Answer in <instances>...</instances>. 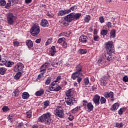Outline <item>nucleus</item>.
Listing matches in <instances>:
<instances>
[{
    "label": "nucleus",
    "instance_id": "f257e3e1",
    "mask_svg": "<svg viewBox=\"0 0 128 128\" xmlns=\"http://www.w3.org/2000/svg\"><path fill=\"white\" fill-rule=\"evenodd\" d=\"M38 120L40 122H45L46 124H50L52 122V114L48 112L44 114L38 118Z\"/></svg>",
    "mask_w": 128,
    "mask_h": 128
},
{
    "label": "nucleus",
    "instance_id": "f03ea898",
    "mask_svg": "<svg viewBox=\"0 0 128 128\" xmlns=\"http://www.w3.org/2000/svg\"><path fill=\"white\" fill-rule=\"evenodd\" d=\"M104 47L106 48V52L110 54H114V47L112 41L106 42L104 44Z\"/></svg>",
    "mask_w": 128,
    "mask_h": 128
},
{
    "label": "nucleus",
    "instance_id": "7ed1b4c3",
    "mask_svg": "<svg viewBox=\"0 0 128 128\" xmlns=\"http://www.w3.org/2000/svg\"><path fill=\"white\" fill-rule=\"evenodd\" d=\"M30 32L32 36H36L40 32V26L38 24H34L33 26L30 28Z\"/></svg>",
    "mask_w": 128,
    "mask_h": 128
},
{
    "label": "nucleus",
    "instance_id": "20e7f679",
    "mask_svg": "<svg viewBox=\"0 0 128 128\" xmlns=\"http://www.w3.org/2000/svg\"><path fill=\"white\" fill-rule=\"evenodd\" d=\"M82 76H84V74H82V73L75 72L72 74L71 78L74 80H76L77 78L78 82L80 84V82L82 80Z\"/></svg>",
    "mask_w": 128,
    "mask_h": 128
},
{
    "label": "nucleus",
    "instance_id": "39448f33",
    "mask_svg": "<svg viewBox=\"0 0 128 128\" xmlns=\"http://www.w3.org/2000/svg\"><path fill=\"white\" fill-rule=\"evenodd\" d=\"M16 16H14V14L12 13H8L7 16V22L8 24L12 26L14 24V22H16Z\"/></svg>",
    "mask_w": 128,
    "mask_h": 128
},
{
    "label": "nucleus",
    "instance_id": "423d86ee",
    "mask_svg": "<svg viewBox=\"0 0 128 128\" xmlns=\"http://www.w3.org/2000/svg\"><path fill=\"white\" fill-rule=\"evenodd\" d=\"M54 114L58 116V118H62L64 116V109L60 106H58L56 108Z\"/></svg>",
    "mask_w": 128,
    "mask_h": 128
},
{
    "label": "nucleus",
    "instance_id": "0eeeda50",
    "mask_svg": "<svg viewBox=\"0 0 128 128\" xmlns=\"http://www.w3.org/2000/svg\"><path fill=\"white\" fill-rule=\"evenodd\" d=\"M83 105L84 108H88V112H92L94 110V105L90 102L88 103L86 100L83 101Z\"/></svg>",
    "mask_w": 128,
    "mask_h": 128
},
{
    "label": "nucleus",
    "instance_id": "6e6552de",
    "mask_svg": "<svg viewBox=\"0 0 128 128\" xmlns=\"http://www.w3.org/2000/svg\"><path fill=\"white\" fill-rule=\"evenodd\" d=\"M18 0H8L7 4L5 6V8H10V6H14V4H18Z\"/></svg>",
    "mask_w": 128,
    "mask_h": 128
},
{
    "label": "nucleus",
    "instance_id": "1a4fd4ad",
    "mask_svg": "<svg viewBox=\"0 0 128 128\" xmlns=\"http://www.w3.org/2000/svg\"><path fill=\"white\" fill-rule=\"evenodd\" d=\"M104 96L106 98H111V100L114 102V92H104Z\"/></svg>",
    "mask_w": 128,
    "mask_h": 128
},
{
    "label": "nucleus",
    "instance_id": "9d476101",
    "mask_svg": "<svg viewBox=\"0 0 128 128\" xmlns=\"http://www.w3.org/2000/svg\"><path fill=\"white\" fill-rule=\"evenodd\" d=\"M64 20L67 22H72L74 20V16L72 13H71L65 16Z\"/></svg>",
    "mask_w": 128,
    "mask_h": 128
},
{
    "label": "nucleus",
    "instance_id": "9b49d317",
    "mask_svg": "<svg viewBox=\"0 0 128 128\" xmlns=\"http://www.w3.org/2000/svg\"><path fill=\"white\" fill-rule=\"evenodd\" d=\"M50 62H46L43 64L40 68V72H43L44 74L46 70V68L50 66Z\"/></svg>",
    "mask_w": 128,
    "mask_h": 128
},
{
    "label": "nucleus",
    "instance_id": "f8f14e48",
    "mask_svg": "<svg viewBox=\"0 0 128 128\" xmlns=\"http://www.w3.org/2000/svg\"><path fill=\"white\" fill-rule=\"evenodd\" d=\"M74 98L72 96L68 97L66 100V104H68V106H72V104H74Z\"/></svg>",
    "mask_w": 128,
    "mask_h": 128
},
{
    "label": "nucleus",
    "instance_id": "ddd939ff",
    "mask_svg": "<svg viewBox=\"0 0 128 128\" xmlns=\"http://www.w3.org/2000/svg\"><path fill=\"white\" fill-rule=\"evenodd\" d=\"M100 96L96 94L94 96V98H92V100L95 104L96 106H98L100 104Z\"/></svg>",
    "mask_w": 128,
    "mask_h": 128
},
{
    "label": "nucleus",
    "instance_id": "4468645a",
    "mask_svg": "<svg viewBox=\"0 0 128 128\" xmlns=\"http://www.w3.org/2000/svg\"><path fill=\"white\" fill-rule=\"evenodd\" d=\"M24 68V64L22 63H18L17 66H15L14 70L16 72H20Z\"/></svg>",
    "mask_w": 128,
    "mask_h": 128
},
{
    "label": "nucleus",
    "instance_id": "2eb2a0df",
    "mask_svg": "<svg viewBox=\"0 0 128 128\" xmlns=\"http://www.w3.org/2000/svg\"><path fill=\"white\" fill-rule=\"evenodd\" d=\"M40 26L43 28L48 26V22L46 19H42L40 22Z\"/></svg>",
    "mask_w": 128,
    "mask_h": 128
},
{
    "label": "nucleus",
    "instance_id": "dca6fc26",
    "mask_svg": "<svg viewBox=\"0 0 128 128\" xmlns=\"http://www.w3.org/2000/svg\"><path fill=\"white\" fill-rule=\"evenodd\" d=\"M62 87L58 85H56L55 86H52L50 88V90H54V92H58L60 90Z\"/></svg>",
    "mask_w": 128,
    "mask_h": 128
},
{
    "label": "nucleus",
    "instance_id": "f3484780",
    "mask_svg": "<svg viewBox=\"0 0 128 128\" xmlns=\"http://www.w3.org/2000/svg\"><path fill=\"white\" fill-rule=\"evenodd\" d=\"M76 72H80V74H82V66L80 64L78 65L74 70Z\"/></svg>",
    "mask_w": 128,
    "mask_h": 128
},
{
    "label": "nucleus",
    "instance_id": "a211bd4d",
    "mask_svg": "<svg viewBox=\"0 0 128 128\" xmlns=\"http://www.w3.org/2000/svg\"><path fill=\"white\" fill-rule=\"evenodd\" d=\"M4 61H2L3 62V64L0 63V64H2V66H4V64H6V66H8V68H10V66H13V64H14V62H6V60H4Z\"/></svg>",
    "mask_w": 128,
    "mask_h": 128
},
{
    "label": "nucleus",
    "instance_id": "6ab92c4d",
    "mask_svg": "<svg viewBox=\"0 0 128 128\" xmlns=\"http://www.w3.org/2000/svg\"><path fill=\"white\" fill-rule=\"evenodd\" d=\"M88 36H81L79 38V41L80 42H88Z\"/></svg>",
    "mask_w": 128,
    "mask_h": 128
},
{
    "label": "nucleus",
    "instance_id": "aec40b11",
    "mask_svg": "<svg viewBox=\"0 0 128 128\" xmlns=\"http://www.w3.org/2000/svg\"><path fill=\"white\" fill-rule=\"evenodd\" d=\"M68 10H60L59 12H58V16H64V14H68Z\"/></svg>",
    "mask_w": 128,
    "mask_h": 128
},
{
    "label": "nucleus",
    "instance_id": "412c9836",
    "mask_svg": "<svg viewBox=\"0 0 128 128\" xmlns=\"http://www.w3.org/2000/svg\"><path fill=\"white\" fill-rule=\"evenodd\" d=\"M44 94V90L43 89H40V90L36 92L35 94L36 96H40L42 94Z\"/></svg>",
    "mask_w": 128,
    "mask_h": 128
},
{
    "label": "nucleus",
    "instance_id": "4be33fe9",
    "mask_svg": "<svg viewBox=\"0 0 128 128\" xmlns=\"http://www.w3.org/2000/svg\"><path fill=\"white\" fill-rule=\"evenodd\" d=\"M113 53H111L110 54V53H108V52H107V53H106L104 54V56H105V58H106V60H110L112 59V54Z\"/></svg>",
    "mask_w": 128,
    "mask_h": 128
},
{
    "label": "nucleus",
    "instance_id": "5701e85b",
    "mask_svg": "<svg viewBox=\"0 0 128 128\" xmlns=\"http://www.w3.org/2000/svg\"><path fill=\"white\" fill-rule=\"evenodd\" d=\"M56 52V47H54V46H52L50 48V54L52 56H54Z\"/></svg>",
    "mask_w": 128,
    "mask_h": 128
},
{
    "label": "nucleus",
    "instance_id": "b1692460",
    "mask_svg": "<svg viewBox=\"0 0 128 128\" xmlns=\"http://www.w3.org/2000/svg\"><path fill=\"white\" fill-rule=\"evenodd\" d=\"M26 45L29 48H32L34 46V44L32 43V42L30 40H26Z\"/></svg>",
    "mask_w": 128,
    "mask_h": 128
},
{
    "label": "nucleus",
    "instance_id": "393cba45",
    "mask_svg": "<svg viewBox=\"0 0 128 128\" xmlns=\"http://www.w3.org/2000/svg\"><path fill=\"white\" fill-rule=\"evenodd\" d=\"M22 96L23 100H26L28 98H30V94L28 92H24L22 94Z\"/></svg>",
    "mask_w": 128,
    "mask_h": 128
},
{
    "label": "nucleus",
    "instance_id": "a878e982",
    "mask_svg": "<svg viewBox=\"0 0 128 128\" xmlns=\"http://www.w3.org/2000/svg\"><path fill=\"white\" fill-rule=\"evenodd\" d=\"M118 106H120V104L118 103H115L114 104L112 105L111 110H114L116 111L118 108Z\"/></svg>",
    "mask_w": 128,
    "mask_h": 128
},
{
    "label": "nucleus",
    "instance_id": "bb28decb",
    "mask_svg": "<svg viewBox=\"0 0 128 128\" xmlns=\"http://www.w3.org/2000/svg\"><path fill=\"white\" fill-rule=\"evenodd\" d=\"M78 6H73L71 7L70 9L67 10V12H68V14H70V12H72L76 10Z\"/></svg>",
    "mask_w": 128,
    "mask_h": 128
},
{
    "label": "nucleus",
    "instance_id": "cd10ccee",
    "mask_svg": "<svg viewBox=\"0 0 128 128\" xmlns=\"http://www.w3.org/2000/svg\"><path fill=\"white\" fill-rule=\"evenodd\" d=\"M74 20H78L80 16H82V14L80 13L74 14L72 13Z\"/></svg>",
    "mask_w": 128,
    "mask_h": 128
},
{
    "label": "nucleus",
    "instance_id": "c85d7f7f",
    "mask_svg": "<svg viewBox=\"0 0 128 128\" xmlns=\"http://www.w3.org/2000/svg\"><path fill=\"white\" fill-rule=\"evenodd\" d=\"M100 86H106V84H108V82L106 80L103 79L102 78H101V80H100Z\"/></svg>",
    "mask_w": 128,
    "mask_h": 128
},
{
    "label": "nucleus",
    "instance_id": "c756f323",
    "mask_svg": "<svg viewBox=\"0 0 128 128\" xmlns=\"http://www.w3.org/2000/svg\"><path fill=\"white\" fill-rule=\"evenodd\" d=\"M116 38V30H113L110 32V38Z\"/></svg>",
    "mask_w": 128,
    "mask_h": 128
},
{
    "label": "nucleus",
    "instance_id": "7c9ffc66",
    "mask_svg": "<svg viewBox=\"0 0 128 128\" xmlns=\"http://www.w3.org/2000/svg\"><path fill=\"white\" fill-rule=\"evenodd\" d=\"M78 52L80 54H86L88 52V51L86 50V49H80L78 50Z\"/></svg>",
    "mask_w": 128,
    "mask_h": 128
},
{
    "label": "nucleus",
    "instance_id": "2f4dec72",
    "mask_svg": "<svg viewBox=\"0 0 128 128\" xmlns=\"http://www.w3.org/2000/svg\"><path fill=\"white\" fill-rule=\"evenodd\" d=\"M6 69L5 68L2 67L0 68V74H6Z\"/></svg>",
    "mask_w": 128,
    "mask_h": 128
},
{
    "label": "nucleus",
    "instance_id": "473e14b6",
    "mask_svg": "<svg viewBox=\"0 0 128 128\" xmlns=\"http://www.w3.org/2000/svg\"><path fill=\"white\" fill-rule=\"evenodd\" d=\"M66 96H72V89H69L66 92Z\"/></svg>",
    "mask_w": 128,
    "mask_h": 128
},
{
    "label": "nucleus",
    "instance_id": "72a5a7b5",
    "mask_svg": "<svg viewBox=\"0 0 128 128\" xmlns=\"http://www.w3.org/2000/svg\"><path fill=\"white\" fill-rule=\"evenodd\" d=\"M124 126V123L116 122L115 124V126L116 128H122V126Z\"/></svg>",
    "mask_w": 128,
    "mask_h": 128
},
{
    "label": "nucleus",
    "instance_id": "f704fd0d",
    "mask_svg": "<svg viewBox=\"0 0 128 128\" xmlns=\"http://www.w3.org/2000/svg\"><path fill=\"white\" fill-rule=\"evenodd\" d=\"M22 76V72H18L14 76V78L15 80H18L20 79V76Z\"/></svg>",
    "mask_w": 128,
    "mask_h": 128
},
{
    "label": "nucleus",
    "instance_id": "c9c22d12",
    "mask_svg": "<svg viewBox=\"0 0 128 128\" xmlns=\"http://www.w3.org/2000/svg\"><path fill=\"white\" fill-rule=\"evenodd\" d=\"M6 1L5 0H0V6H6Z\"/></svg>",
    "mask_w": 128,
    "mask_h": 128
},
{
    "label": "nucleus",
    "instance_id": "e433bc0d",
    "mask_svg": "<svg viewBox=\"0 0 128 128\" xmlns=\"http://www.w3.org/2000/svg\"><path fill=\"white\" fill-rule=\"evenodd\" d=\"M106 98H104V96H101V98H100V104H106Z\"/></svg>",
    "mask_w": 128,
    "mask_h": 128
},
{
    "label": "nucleus",
    "instance_id": "4c0bfd02",
    "mask_svg": "<svg viewBox=\"0 0 128 128\" xmlns=\"http://www.w3.org/2000/svg\"><path fill=\"white\" fill-rule=\"evenodd\" d=\"M60 24H63V26H68V22H66V21L65 20H61L60 21Z\"/></svg>",
    "mask_w": 128,
    "mask_h": 128
},
{
    "label": "nucleus",
    "instance_id": "58836bf2",
    "mask_svg": "<svg viewBox=\"0 0 128 128\" xmlns=\"http://www.w3.org/2000/svg\"><path fill=\"white\" fill-rule=\"evenodd\" d=\"M110 78V76L108 74V72H107L106 74L102 76V78H103V80H108Z\"/></svg>",
    "mask_w": 128,
    "mask_h": 128
},
{
    "label": "nucleus",
    "instance_id": "ea45409f",
    "mask_svg": "<svg viewBox=\"0 0 128 128\" xmlns=\"http://www.w3.org/2000/svg\"><path fill=\"white\" fill-rule=\"evenodd\" d=\"M80 110V106H79V107L77 106L72 110V114H76V112H78Z\"/></svg>",
    "mask_w": 128,
    "mask_h": 128
},
{
    "label": "nucleus",
    "instance_id": "a19ab883",
    "mask_svg": "<svg viewBox=\"0 0 128 128\" xmlns=\"http://www.w3.org/2000/svg\"><path fill=\"white\" fill-rule=\"evenodd\" d=\"M100 34L102 36H106V34H108V30H102L100 32Z\"/></svg>",
    "mask_w": 128,
    "mask_h": 128
},
{
    "label": "nucleus",
    "instance_id": "79ce46f5",
    "mask_svg": "<svg viewBox=\"0 0 128 128\" xmlns=\"http://www.w3.org/2000/svg\"><path fill=\"white\" fill-rule=\"evenodd\" d=\"M52 38H48L46 41V46H48V44H52Z\"/></svg>",
    "mask_w": 128,
    "mask_h": 128
},
{
    "label": "nucleus",
    "instance_id": "37998d69",
    "mask_svg": "<svg viewBox=\"0 0 128 128\" xmlns=\"http://www.w3.org/2000/svg\"><path fill=\"white\" fill-rule=\"evenodd\" d=\"M90 20V16L87 15L85 16L84 20L86 22H88Z\"/></svg>",
    "mask_w": 128,
    "mask_h": 128
},
{
    "label": "nucleus",
    "instance_id": "c03bdc74",
    "mask_svg": "<svg viewBox=\"0 0 128 128\" xmlns=\"http://www.w3.org/2000/svg\"><path fill=\"white\" fill-rule=\"evenodd\" d=\"M64 40H66V38H61L58 40V44H62V42H64Z\"/></svg>",
    "mask_w": 128,
    "mask_h": 128
},
{
    "label": "nucleus",
    "instance_id": "a18cd8bd",
    "mask_svg": "<svg viewBox=\"0 0 128 128\" xmlns=\"http://www.w3.org/2000/svg\"><path fill=\"white\" fill-rule=\"evenodd\" d=\"M50 80H52V78H48L45 82V84H50Z\"/></svg>",
    "mask_w": 128,
    "mask_h": 128
},
{
    "label": "nucleus",
    "instance_id": "49530a36",
    "mask_svg": "<svg viewBox=\"0 0 128 128\" xmlns=\"http://www.w3.org/2000/svg\"><path fill=\"white\" fill-rule=\"evenodd\" d=\"M2 110H3V112H8V110H10V108L8 106H4L2 108Z\"/></svg>",
    "mask_w": 128,
    "mask_h": 128
},
{
    "label": "nucleus",
    "instance_id": "de8ad7c7",
    "mask_svg": "<svg viewBox=\"0 0 128 128\" xmlns=\"http://www.w3.org/2000/svg\"><path fill=\"white\" fill-rule=\"evenodd\" d=\"M18 94H20V91L18 90H16L14 92H13V96H18Z\"/></svg>",
    "mask_w": 128,
    "mask_h": 128
},
{
    "label": "nucleus",
    "instance_id": "09e8293b",
    "mask_svg": "<svg viewBox=\"0 0 128 128\" xmlns=\"http://www.w3.org/2000/svg\"><path fill=\"white\" fill-rule=\"evenodd\" d=\"M26 114H27V118H32V113L30 112H26Z\"/></svg>",
    "mask_w": 128,
    "mask_h": 128
},
{
    "label": "nucleus",
    "instance_id": "8fccbe9b",
    "mask_svg": "<svg viewBox=\"0 0 128 128\" xmlns=\"http://www.w3.org/2000/svg\"><path fill=\"white\" fill-rule=\"evenodd\" d=\"M99 20L101 24H104V19L103 16H100L99 18Z\"/></svg>",
    "mask_w": 128,
    "mask_h": 128
},
{
    "label": "nucleus",
    "instance_id": "3c124183",
    "mask_svg": "<svg viewBox=\"0 0 128 128\" xmlns=\"http://www.w3.org/2000/svg\"><path fill=\"white\" fill-rule=\"evenodd\" d=\"M89 82H90V80H88V78H86L84 80V84L86 85L88 84Z\"/></svg>",
    "mask_w": 128,
    "mask_h": 128
},
{
    "label": "nucleus",
    "instance_id": "603ef678",
    "mask_svg": "<svg viewBox=\"0 0 128 128\" xmlns=\"http://www.w3.org/2000/svg\"><path fill=\"white\" fill-rule=\"evenodd\" d=\"M24 126V123L20 122L16 126V128H22Z\"/></svg>",
    "mask_w": 128,
    "mask_h": 128
},
{
    "label": "nucleus",
    "instance_id": "864d4df0",
    "mask_svg": "<svg viewBox=\"0 0 128 128\" xmlns=\"http://www.w3.org/2000/svg\"><path fill=\"white\" fill-rule=\"evenodd\" d=\"M67 114H68L69 116L68 118V119L69 120H74V116H70V113H66Z\"/></svg>",
    "mask_w": 128,
    "mask_h": 128
},
{
    "label": "nucleus",
    "instance_id": "5fc2aeb1",
    "mask_svg": "<svg viewBox=\"0 0 128 128\" xmlns=\"http://www.w3.org/2000/svg\"><path fill=\"white\" fill-rule=\"evenodd\" d=\"M14 46H18L19 44H20V42H18V41H14L13 42Z\"/></svg>",
    "mask_w": 128,
    "mask_h": 128
},
{
    "label": "nucleus",
    "instance_id": "6e6d98bb",
    "mask_svg": "<svg viewBox=\"0 0 128 128\" xmlns=\"http://www.w3.org/2000/svg\"><path fill=\"white\" fill-rule=\"evenodd\" d=\"M60 80H62V76H58L56 78L55 82H58Z\"/></svg>",
    "mask_w": 128,
    "mask_h": 128
},
{
    "label": "nucleus",
    "instance_id": "4d7b16f0",
    "mask_svg": "<svg viewBox=\"0 0 128 128\" xmlns=\"http://www.w3.org/2000/svg\"><path fill=\"white\" fill-rule=\"evenodd\" d=\"M123 80L125 82H128V76H125L123 77Z\"/></svg>",
    "mask_w": 128,
    "mask_h": 128
},
{
    "label": "nucleus",
    "instance_id": "13d9d810",
    "mask_svg": "<svg viewBox=\"0 0 128 128\" xmlns=\"http://www.w3.org/2000/svg\"><path fill=\"white\" fill-rule=\"evenodd\" d=\"M49 104H50V102L48 100H46L44 102V106H48Z\"/></svg>",
    "mask_w": 128,
    "mask_h": 128
},
{
    "label": "nucleus",
    "instance_id": "bf43d9fd",
    "mask_svg": "<svg viewBox=\"0 0 128 128\" xmlns=\"http://www.w3.org/2000/svg\"><path fill=\"white\" fill-rule=\"evenodd\" d=\"M58 36H66V32H62L59 34Z\"/></svg>",
    "mask_w": 128,
    "mask_h": 128
},
{
    "label": "nucleus",
    "instance_id": "052dcab7",
    "mask_svg": "<svg viewBox=\"0 0 128 128\" xmlns=\"http://www.w3.org/2000/svg\"><path fill=\"white\" fill-rule=\"evenodd\" d=\"M122 112H124V108H121L120 110H118V114H122Z\"/></svg>",
    "mask_w": 128,
    "mask_h": 128
},
{
    "label": "nucleus",
    "instance_id": "680f3d73",
    "mask_svg": "<svg viewBox=\"0 0 128 128\" xmlns=\"http://www.w3.org/2000/svg\"><path fill=\"white\" fill-rule=\"evenodd\" d=\"M99 36H94V40H95L96 42H98V38H99Z\"/></svg>",
    "mask_w": 128,
    "mask_h": 128
},
{
    "label": "nucleus",
    "instance_id": "e2e57ef3",
    "mask_svg": "<svg viewBox=\"0 0 128 128\" xmlns=\"http://www.w3.org/2000/svg\"><path fill=\"white\" fill-rule=\"evenodd\" d=\"M106 26L108 28H112V23L110 22H108L106 23Z\"/></svg>",
    "mask_w": 128,
    "mask_h": 128
},
{
    "label": "nucleus",
    "instance_id": "0e129e2a",
    "mask_svg": "<svg viewBox=\"0 0 128 128\" xmlns=\"http://www.w3.org/2000/svg\"><path fill=\"white\" fill-rule=\"evenodd\" d=\"M32 2V0H25V3L27 4H30Z\"/></svg>",
    "mask_w": 128,
    "mask_h": 128
},
{
    "label": "nucleus",
    "instance_id": "69168bd1",
    "mask_svg": "<svg viewBox=\"0 0 128 128\" xmlns=\"http://www.w3.org/2000/svg\"><path fill=\"white\" fill-rule=\"evenodd\" d=\"M42 40L40 38H39V39H37L36 40V44H40V41Z\"/></svg>",
    "mask_w": 128,
    "mask_h": 128
},
{
    "label": "nucleus",
    "instance_id": "338daca9",
    "mask_svg": "<svg viewBox=\"0 0 128 128\" xmlns=\"http://www.w3.org/2000/svg\"><path fill=\"white\" fill-rule=\"evenodd\" d=\"M8 120L9 122H12V117L10 116H9L8 117Z\"/></svg>",
    "mask_w": 128,
    "mask_h": 128
},
{
    "label": "nucleus",
    "instance_id": "774afa93",
    "mask_svg": "<svg viewBox=\"0 0 128 128\" xmlns=\"http://www.w3.org/2000/svg\"><path fill=\"white\" fill-rule=\"evenodd\" d=\"M63 46L64 48H67L68 47V44L66 42L63 43Z\"/></svg>",
    "mask_w": 128,
    "mask_h": 128
}]
</instances>
